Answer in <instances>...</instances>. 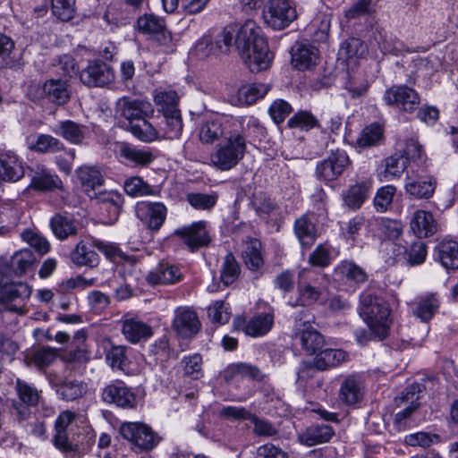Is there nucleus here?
Segmentation results:
<instances>
[{
  "label": "nucleus",
  "instance_id": "nucleus-37",
  "mask_svg": "<svg viewBox=\"0 0 458 458\" xmlns=\"http://www.w3.org/2000/svg\"><path fill=\"white\" fill-rule=\"evenodd\" d=\"M63 185L61 179L47 170L33 171L30 187L38 191H53Z\"/></svg>",
  "mask_w": 458,
  "mask_h": 458
},
{
  "label": "nucleus",
  "instance_id": "nucleus-15",
  "mask_svg": "<svg viewBox=\"0 0 458 458\" xmlns=\"http://www.w3.org/2000/svg\"><path fill=\"white\" fill-rule=\"evenodd\" d=\"M137 217L151 231H158L166 217V208L161 202L141 201L136 206Z\"/></svg>",
  "mask_w": 458,
  "mask_h": 458
},
{
  "label": "nucleus",
  "instance_id": "nucleus-61",
  "mask_svg": "<svg viewBox=\"0 0 458 458\" xmlns=\"http://www.w3.org/2000/svg\"><path fill=\"white\" fill-rule=\"evenodd\" d=\"M56 359L55 349L49 346H43L33 352L31 360L35 366L43 369L51 365Z\"/></svg>",
  "mask_w": 458,
  "mask_h": 458
},
{
  "label": "nucleus",
  "instance_id": "nucleus-57",
  "mask_svg": "<svg viewBox=\"0 0 458 458\" xmlns=\"http://www.w3.org/2000/svg\"><path fill=\"white\" fill-rule=\"evenodd\" d=\"M308 262L312 267H328L332 262L330 247L327 244L318 245L309 256Z\"/></svg>",
  "mask_w": 458,
  "mask_h": 458
},
{
  "label": "nucleus",
  "instance_id": "nucleus-53",
  "mask_svg": "<svg viewBox=\"0 0 458 458\" xmlns=\"http://www.w3.org/2000/svg\"><path fill=\"white\" fill-rule=\"evenodd\" d=\"M121 157L136 165H147L153 160V155L147 150L138 149L131 146L125 145L121 148Z\"/></svg>",
  "mask_w": 458,
  "mask_h": 458
},
{
  "label": "nucleus",
  "instance_id": "nucleus-35",
  "mask_svg": "<svg viewBox=\"0 0 458 458\" xmlns=\"http://www.w3.org/2000/svg\"><path fill=\"white\" fill-rule=\"evenodd\" d=\"M306 272V269H302L299 273V280L297 283L298 299L296 300V304L301 306L312 305L316 303L321 296V292L318 288L303 281V276Z\"/></svg>",
  "mask_w": 458,
  "mask_h": 458
},
{
  "label": "nucleus",
  "instance_id": "nucleus-27",
  "mask_svg": "<svg viewBox=\"0 0 458 458\" xmlns=\"http://www.w3.org/2000/svg\"><path fill=\"white\" fill-rule=\"evenodd\" d=\"M43 91L49 100L56 105L66 104L71 98L68 80L50 79L44 83Z\"/></svg>",
  "mask_w": 458,
  "mask_h": 458
},
{
  "label": "nucleus",
  "instance_id": "nucleus-20",
  "mask_svg": "<svg viewBox=\"0 0 458 458\" xmlns=\"http://www.w3.org/2000/svg\"><path fill=\"white\" fill-rule=\"evenodd\" d=\"M182 279V273L178 266L168 262H161L148 274L146 280L148 284H173Z\"/></svg>",
  "mask_w": 458,
  "mask_h": 458
},
{
  "label": "nucleus",
  "instance_id": "nucleus-49",
  "mask_svg": "<svg viewBox=\"0 0 458 458\" xmlns=\"http://www.w3.org/2000/svg\"><path fill=\"white\" fill-rule=\"evenodd\" d=\"M1 296L6 301H14L16 299L25 300L30 298L31 288L25 283H13L4 285L1 289Z\"/></svg>",
  "mask_w": 458,
  "mask_h": 458
},
{
  "label": "nucleus",
  "instance_id": "nucleus-24",
  "mask_svg": "<svg viewBox=\"0 0 458 458\" xmlns=\"http://www.w3.org/2000/svg\"><path fill=\"white\" fill-rule=\"evenodd\" d=\"M122 332L131 344L145 341L153 335L151 327L137 318H125L123 321Z\"/></svg>",
  "mask_w": 458,
  "mask_h": 458
},
{
  "label": "nucleus",
  "instance_id": "nucleus-10",
  "mask_svg": "<svg viewBox=\"0 0 458 458\" xmlns=\"http://www.w3.org/2000/svg\"><path fill=\"white\" fill-rule=\"evenodd\" d=\"M349 164L347 154L340 149H332L328 157L317 165V177L323 182H328L337 179Z\"/></svg>",
  "mask_w": 458,
  "mask_h": 458
},
{
  "label": "nucleus",
  "instance_id": "nucleus-19",
  "mask_svg": "<svg viewBox=\"0 0 458 458\" xmlns=\"http://www.w3.org/2000/svg\"><path fill=\"white\" fill-rule=\"evenodd\" d=\"M245 145H219L211 155L212 164L220 170H229L242 157Z\"/></svg>",
  "mask_w": 458,
  "mask_h": 458
},
{
  "label": "nucleus",
  "instance_id": "nucleus-48",
  "mask_svg": "<svg viewBox=\"0 0 458 458\" xmlns=\"http://www.w3.org/2000/svg\"><path fill=\"white\" fill-rule=\"evenodd\" d=\"M261 243L258 240H252L247 245L243 259L246 266L252 270H257L263 265V258L260 252Z\"/></svg>",
  "mask_w": 458,
  "mask_h": 458
},
{
  "label": "nucleus",
  "instance_id": "nucleus-14",
  "mask_svg": "<svg viewBox=\"0 0 458 458\" xmlns=\"http://www.w3.org/2000/svg\"><path fill=\"white\" fill-rule=\"evenodd\" d=\"M274 318L275 315L272 311L259 313L248 322L243 318L238 317L233 321V327L236 330H242L247 335L260 337L271 331Z\"/></svg>",
  "mask_w": 458,
  "mask_h": 458
},
{
  "label": "nucleus",
  "instance_id": "nucleus-2",
  "mask_svg": "<svg viewBox=\"0 0 458 458\" xmlns=\"http://www.w3.org/2000/svg\"><path fill=\"white\" fill-rule=\"evenodd\" d=\"M116 113L129 121L131 131L138 140L145 142L160 140L157 129L146 120L151 117L154 113L150 102L123 97L116 102Z\"/></svg>",
  "mask_w": 458,
  "mask_h": 458
},
{
  "label": "nucleus",
  "instance_id": "nucleus-17",
  "mask_svg": "<svg viewBox=\"0 0 458 458\" xmlns=\"http://www.w3.org/2000/svg\"><path fill=\"white\" fill-rule=\"evenodd\" d=\"M441 301L437 293L417 296L409 303L411 314L422 322H428L438 312Z\"/></svg>",
  "mask_w": 458,
  "mask_h": 458
},
{
  "label": "nucleus",
  "instance_id": "nucleus-16",
  "mask_svg": "<svg viewBox=\"0 0 458 458\" xmlns=\"http://www.w3.org/2000/svg\"><path fill=\"white\" fill-rule=\"evenodd\" d=\"M174 330L182 338L194 336L200 328L197 313L188 307H178L173 319Z\"/></svg>",
  "mask_w": 458,
  "mask_h": 458
},
{
  "label": "nucleus",
  "instance_id": "nucleus-33",
  "mask_svg": "<svg viewBox=\"0 0 458 458\" xmlns=\"http://www.w3.org/2000/svg\"><path fill=\"white\" fill-rule=\"evenodd\" d=\"M335 276L339 281L346 283H364L368 275L360 266L351 261H343L335 268Z\"/></svg>",
  "mask_w": 458,
  "mask_h": 458
},
{
  "label": "nucleus",
  "instance_id": "nucleus-63",
  "mask_svg": "<svg viewBox=\"0 0 458 458\" xmlns=\"http://www.w3.org/2000/svg\"><path fill=\"white\" fill-rule=\"evenodd\" d=\"M125 192L131 196L149 195L152 192L151 187L146 183L140 177H131L124 182Z\"/></svg>",
  "mask_w": 458,
  "mask_h": 458
},
{
  "label": "nucleus",
  "instance_id": "nucleus-45",
  "mask_svg": "<svg viewBox=\"0 0 458 458\" xmlns=\"http://www.w3.org/2000/svg\"><path fill=\"white\" fill-rule=\"evenodd\" d=\"M218 199L216 192L209 194L200 192H189L186 194V200L188 203L197 210H210L212 209Z\"/></svg>",
  "mask_w": 458,
  "mask_h": 458
},
{
  "label": "nucleus",
  "instance_id": "nucleus-26",
  "mask_svg": "<svg viewBox=\"0 0 458 458\" xmlns=\"http://www.w3.org/2000/svg\"><path fill=\"white\" fill-rule=\"evenodd\" d=\"M293 232L303 248H310L317 240V227L309 215L298 217L293 224Z\"/></svg>",
  "mask_w": 458,
  "mask_h": 458
},
{
  "label": "nucleus",
  "instance_id": "nucleus-4",
  "mask_svg": "<svg viewBox=\"0 0 458 458\" xmlns=\"http://www.w3.org/2000/svg\"><path fill=\"white\" fill-rule=\"evenodd\" d=\"M98 249L110 259H127L128 256L124 254L119 247L112 242H104L98 239H92L91 243L80 241L73 250L71 252V260L78 267H95L99 262V257L94 250Z\"/></svg>",
  "mask_w": 458,
  "mask_h": 458
},
{
  "label": "nucleus",
  "instance_id": "nucleus-54",
  "mask_svg": "<svg viewBox=\"0 0 458 458\" xmlns=\"http://www.w3.org/2000/svg\"><path fill=\"white\" fill-rule=\"evenodd\" d=\"M236 25H227L223 30L216 36V48L218 53L227 54L230 52L233 45V40H235Z\"/></svg>",
  "mask_w": 458,
  "mask_h": 458
},
{
  "label": "nucleus",
  "instance_id": "nucleus-5",
  "mask_svg": "<svg viewBox=\"0 0 458 458\" xmlns=\"http://www.w3.org/2000/svg\"><path fill=\"white\" fill-rule=\"evenodd\" d=\"M265 24L275 30H282L293 22L298 15L296 8L289 0H269L262 11Z\"/></svg>",
  "mask_w": 458,
  "mask_h": 458
},
{
  "label": "nucleus",
  "instance_id": "nucleus-28",
  "mask_svg": "<svg viewBox=\"0 0 458 458\" xmlns=\"http://www.w3.org/2000/svg\"><path fill=\"white\" fill-rule=\"evenodd\" d=\"M78 176L84 192L89 197L96 196V190L101 188L104 182L100 169L97 166H81Z\"/></svg>",
  "mask_w": 458,
  "mask_h": 458
},
{
  "label": "nucleus",
  "instance_id": "nucleus-58",
  "mask_svg": "<svg viewBox=\"0 0 458 458\" xmlns=\"http://www.w3.org/2000/svg\"><path fill=\"white\" fill-rule=\"evenodd\" d=\"M21 238L41 255L47 253L50 250V243L39 233L26 230L21 233Z\"/></svg>",
  "mask_w": 458,
  "mask_h": 458
},
{
  "label": "nucleus",
  "instance_id": "nucleus-42",
  "mask_svg": "<svg viewBox=\"0 0 458 458\" xmlns=\"http://www.w3.org/2000/svg\"><path fill=\"white\" fill-rule=\"evenodd\" d=\"M368 52L367 45L360 39L351 38L344 41L339 50L338 55L346 60L352 58H361Z\"/></svg>",
  "mask_w": 458,
  "mask_h": 458
},
{
  "label": "nucleus",
  "instance_id": "nucleus-30",
  "mask_svg": "<svg viewBox=\"0 0 458 458\" xmlns=\"http://www.w3.org/2000/svg\"><path fill=\"white\" fill-rule=\"evenodd\" d=\"M436 181L431 177H411L407 176L405 191L411 196L417 199H428L435 191Z\"/></svg>",
  "mask_w": 458,
  "mask_h": 458
},
{
  "label": "nucleus",
  "instance_id": "nucleus-39",
  "mask_svg": "<svg viewBox=\"0 0 458 458\" xmlns=\"http://www.w3.org/2000/svg\"><path fill=\"white\" fill-rule=\"evenodd\" d=\"M234 377L260 379L262 377L260 370L249 363H233L229 365L225 370V378L226 381Z\"/></svg>",
  "mask_w": 458,
  "mask_h": 458
},
{
  "label": "nucleus",
  "instance_id": "nucleus-44",
  "mask_svg": "<svg viewBox=\"0 0 458 458\" xmlns=\"http://www.w3.org/2000/svg\"><path fill=\"white\" fill-rule=\"evenodd\" d=\"M88 390L87 384L80 380H69L62 383L58 389V394L66 401H73L81 397Z\"/></svg>",
  "mask_w": 458,
  "mask_h": 458
},
{
  "label": "nucleus",
  "instance_id": "nucleus-43",
  "mask_svg": "<svg viewBox=\"0 0 458 458\" xmlns=\"http://www.w3.org/2000/svg\"><path fill=\"white\" fill-rule=\"evenodd\" d=\"M330 26L331 14L318 13L310 24V29L313 30V39L317 42H325L328 38Z\"/></svg>",
  "mask_w": 458,
  "mask_h": 458
},
{
  "label": "nucleus",
  "instance_id": "nucleus-38",
  "mask_svg": "<svg viewBox=\"0 0 458 458\" xmlns=\"http://www.w3.org/2000/svg\"><path fill=\"white\" fill-rule=\"evenodd\" d=\"M347 353L340 349H326L321 351L315 358V367L320 370L330 367H336L344 361Z\"/></svg>",
  "mask_w": 458,
  "mask_h": 458
},
{
  "label": "nucleus",
  "instance_id": "nucleus-34",
  "mask_svg": "<svg viewBox=\"0 0 458 458\" xmlns=\"http://www.w3.org/2000/svg\"><path fill=\"white\" fill-rule=\"evenodd\" d=\"M439 262L447 269H458V242L453 240H443L436 247Z\"/></svg>",
  "mask_w": 458,
  "mask_h": 458
},
{
  "label": "nucleus",
  "instance_id": "nucleus-8",
  "mask_svg": "<svg viewBox=\"0 0 458 458\" xmlns=\"http://www.w3.org/2000/svg\"><path fill=\"white\" fill-rule=\"evenodd\" d=\"M313 317L303 319L296 318L294 326V339L299 341L302 349L308 354H314L324 345V336L312 326Z\"/></svg>",
  "mask_w": 458,
  "mask_h": 458
},
{
  "label": "nucleus",
  "instance_id": "nucleus-46",
  "mask_svg": "<svg viewBox=\"0 0 458 458\" xmlns=\"http://www.w3.org/2000/svg\"><path fill=\"white\" fill-rule=\"evenodd\" d=\"M396 188L394 185H385L377 189L373 199L374 208L377 212L387 211L394 201Z\"/></svg>",
  "mask_w": 458,
  "mask_h": 458
},
{
  "label": "nucleus",
  "instance_id": "nucleus-23",
  "mask_svg": "<svg viewBox=\"0 0 458 458\" xmlns=\"http://www.w3.org/2000/svg\"><path fill=\"white\" fill-rule=\"evenodd\" d=\"M269 85L264 83H251L242 86L232 103L236 106H250L262 98L269 91Z\"/></svg>",
  "mask_w": 458,
  "mask_h": 458
},
{
  "label": "nucleus",
  "instance_id": "nucleus-50",
  "mask_svg": "<svg viewBox=\"0 0 458 458\" xmlns=\"http://www.w3.org/2000/svg\"><path fill=\"white\" fill-rule=\"evenodd\" d=\"M52 13L63 21L72 20L76 13L75 0H52Z\"/></svg>",
  "mask_w": 458,
  "mask_h": 458
},
{
  "label": "nucleus",
  "instance_id": "nucleus-62",
  "mask_svg": "<svg viewBox=\"0 0 458 458\" xmlns=\"http://www.w3.org/2000/svg\"><path fill=\"white\" fill-rule=\"evenodd\" d=\"M224 131L217 122H208L201 126L199 132V140L202 143H212L220 140Z\"/></svg>",
  "mask_w": 458,
  "mask_h": 458
},
{
  "label": "nucleus",
  "instance_id": "nucleus-1",
  "mask_svg": "<svg viewBox=\"0 0 458 458\" xmlns=\"http://www.w3.org/2000/svg\"><path fill=\"white\" fill-rule=\"evenodd\" d=\"M234 47L251 72L266 70L272 62L273 54L262 30L253 20L236 25Z\"/></svg>",
  "mask_w": 458,
  "mask_h": 458
},
{
  "label": "nucleus",
  "instance_id": "nucleus-13",
  "mask_svg": "<svg viewBox=\"0 0 458 458\" xmlns=\"http://www.w3.org/2000/svg\"><path fill=\"white\" fill-rule=\"evenodd\" d=\"M80 80L89 87H104L114 81V74L106 63L93 60L80 72Z\"/></svg>",
  "mask_w": 458,
  "mask_h": 458
},
{
  "label": "nucleus",
  "instance_id": "nucleus-12",
  "mask_svg": "<svg viewBox=\"0 0 458 458\" xmlns=\"http://www.w3.org/2000/svg\"><path fill=\"white\" fill-rule=\"evenodd\" d=\"M385 102L388 106H394L400 110L411 113L420 105L418 93L407 86H393L386 90Z\"/></svg>",
  "mask_w": 458,
  "mask_h": 458
},
{
  "label": "nucleus",
  "instance_id": "nucleus-11",
  "mask_svg": "<svg viewBox=\"0 0 458 458\" xmlns=\"http://www.w3.org/2000/svg\"><path fill=\"white\" fill-rule=\"evenodd\" d=\"M101 399L106 403L114 404L123 409H133L137 405L135 394L121 380H115L106 386L102 390Z\"/></svg>",
  "mask_w": 458,
  "mask_h": 458
},
{
  "label": "nucleus",
  "instance_id": "nucleus-60",
  "mask_svg": "<svg viewBox=\"0 0 458 458\" xmlns=\"http://www.w3.org/2000/svg\"><path fill=\"white\" fill-rule=\"evenodd\" d=\"M166 120V127L167 129L165 131L164 137L160 138L161 140H174L178 139L181 131L182 130V122L181 117V113L177 112L174 114H169L165 115Z\"/></svg>",
  "mask_w": 458,
  "mask_h": 458
},
{
  "label": "nucleus",
  "instance_id": "nucleus-7",
  "mask_svg": "<svg viewBox=\"0 0 458 458\" xmlns=\"http://www.w3.org/2000/svg\"><path fill=\"white\" fill-rule=\"evenodd\" d=\"M15 391L18 395V401H13V415L20 423L27 421L31 415V408L38 404L40 400V392L33 386L21 380L16 379Z\"/></svg>",
  "mask_w": 458,
  "mask_h": 458
},
{
  "label": "nucleus",
  "instance_id": "nucleus-31",
  "mask_svg": "<svg viewBox=\"0 0 458 458\" xmlns=\"http://www.w3.org/2000/svg\"><path fill=\"white\" fill-rule=\"evenodd\" d=\"M407 168V161H403L400 152L386 157L384 160L382 170L377 173L380 182H388L400 178Z\"/></svg>",
  "mask_w": 458,
  "mask_h": 458
},
{
  "label": "nucleus",
  "instance_id": "nucleus-21",
  "mask_svg": "<svg viewBox=\"0 0 458 458\" xmlns=\"http://www.w3.org/2000/svg\"><path fill=\"white\" fill-rule=\"evenodd\" d=\"M318 49L307 43L297 42L292 48V63L298 70H307L317 64Z\"/></svg>",
  "mask_w": 458,
  "mask_h": 458
},
{
  "label": "nucleus",
  "instance_id": "nucleus-25",
  "mask_svg": "<svg viewBox=\"0 0 458 458\" xmlns=\"http://www.w3.org/2000/svg\"><path fill=\"white\" fill-rule=\"evenodd\" d=\"M334 434V429L328 425H312L299 434L298 440L304 445L313 446L328 442Z\"/></svg>",
  "mask_w": 458,
  "mask_h": 458
},
{
  "label": "nucleus",
  "instance_id": "nucleus-56",
  "mask_svg": "<svg viewBox=\"0 0 458 458\" xmlns=\"http://www.w3.org/2000/svg\"><path fill=\"white\" fill-rule=\"evenodd\" d=\"M95 192L96 196L89 198L92 199H96L102 203L109 204L111 211L114 215L117 216L123 203L122 195L117 191H103L101 188L96 190Z\"/></svg>",
  "mask_w": 458,
  "mask_h": 458
},
{
  "label": "nucleus",
  "instance_id": "nucleus-3",
  "mask_svg": "<svg viewBox=\"0 0 458 458\" xmlns=\"http://www.w3.org/2000/svg\"><path fill=\"white\" fill-rule=\"evenodd\" d=\"M359 312L376 337L381 340L388 335L392 323L391 311L383 299L363 293L360 296Z\"/></svg>",
  "mask_w": 458,
  "mask_h": 458
},
{
  "label": "nucleus",
  "instance_id": "nucleus-51",
  "mask_svg": "<svg viewBox=\"0 0 458 458\" xmlns=\"http://www.w3.org/2000/svg\"><path fill=\"white\" fill-rule=\"evenodd\" d=\"M183 364L184 374L191 379H199L203 377L202 356L199 353H193L183 357L182 360Z\"/></svg>",
  "mask_w": 458,
  "mask_h": 458
},
{
  "label": "nucleus",
  "instance_id": "nucleus-18",
  "mask_svg": "<svg viewBox=\"0 0 458 458\" xmlns=\"http://www.w3.org/2000/svg\"><path fill=\"white\" fill-rule=\"evenodd\" d=\"M180 236L191 251L208 245L210 237L206 230V222L199 221L189 226L179 228L174 233Z\"/></svg>",
  "mask_w": 458,
  "mask_h": 458
},
{
  "label": "nucleus",
  "instance_id": "nucleus-64",
  "mask_svg": "<svg viewBox=\"0 0 458 458\" xmlns=\"http://www.w3.org/2000/svg\"><path fill=\"white\" fill-rule=\"evenodd\" d=\"M292 111L293 108L291 105L284 99L275 100L268 109V113L271 118L277 124L284 122L286 116H288Z\"/></svg>",
  "mask_w": 458,
  "mask_h": 458
},
{
  "label": "nucleus",
  "instance_id": "nucleus-52",
  "mask_svg": "<svg viewBox=\"0 0 458 458\" xmlns=\"http://www.w3.org/2000/svg\"><path fill=\"white\" fill-rule=\"evenodd\" d=\"M155 103L160 106L164 115L180 112L177 108L178 96L174 91L159 92L155 96Z\"/></svg>",
  "mask_w": 458,
  "mask_h": 458
},
{
  "label": "nucleus",
  "instance_id": "nucleus-6",
  "mask_svg": "<svg viewBox=\"0 0 458 458\" xmlns=\"http://www.w3.org/2000/svg\"><path fill=\"white\" fill-rule=\"evenodd\" d=\"M119 431L124 439L140 451L152 450L160 441L153 429L141 422H123Z\"/></svg>",
  "mask_w": 458,
  "mask_h": 458
},
{
  "label": "nucleus",
  "instance_id": "nucleus-22",
  "mask_svg": "<svg viewBox=\"0 0 458 458\" xmlns=\"http://www.w3.org/2000/svg\"><path fill=\"white\" fill-rule=\"evenodd\" d=\"M411 229L420 237H428L437 231V224L430 212L416 210L411 219Z\"/></svg>",
  "mask_w": 458,
  "mask_h": 458
},
{
  "label": "nucleus",
  "instance_id": "nucleus-47",
  "mask_svg": "<svg viewBox=\"0 0 458 458\" xmlns=\"http://www.w3.org/2000/svg\"><path fill=\"white\" fill-rule=\"evenodd\" d=\"M126 348L122 345H114L106 353L107 364L116 370L124 371L128 369V359L126 356Z\"/></svg>",
  "mask_w": 458,
  "mask_h": 458
},
{
  "label": "nucleus",
  "instance_id": "nucleus-40",
  "mask_svg": "<svg viewBox=\"0 0 458 458\" xmlns=\"http://www.w3.org/2000/svg\"><path fill=\"white\" fill-rule=\"evenodd\" d=\"M369 183L362 182L352 185L344 194V204L352 209L360 208L368 197Z\"/></svg>",
  "mask_w": 458,
  "mask_h": 458
},
{
  "label": "nucleus",
  "instance_id": "nucleus-59",
  "mask_svg": "<svg viewBox=\"0 0 458 458\" xmlns=\"http://www.w3.org/2000/svg\"><path fill=\"white\" fill-rule=\"evenodd\" d=\"M35 262V256L30 250L24 249L14 253L11 265L16 272L27 271Z\"/></svg>",
  "mask_w": 458,
  "mask_h": 458
},
{
  "label": "nucleus",
  "instance_id": "nucleus-32",
  "mask_svg": "<svg viewBox=\"0 0 458 458\" xmlns=\"http://www.w3.org/2000/svg\"><path fill=\"white\" fill-rule=\"evenodd\" d=\"M363 394L362 383L355 376L346 377L339 390L340 400L347 405H352L360 402Z\"/></svg>",
  "mask_w": 458,
  "mask_h": 458
},
{
  "label": "nucleus",
  "instance_id": "nucleus-55",
  "mask_svg": "<svg viewBox=\"0 0 458 458\" xmlns=\"http://www.w3.org/2000/svg\"><path fill=\"white\" fill-rule=\"evenodd\" d=\"M240 274V267L233 255L228 253L222 266L221 280L225 285L233 284Z\"/></svg>",
  "mask_w": 458,
  "mask_h": 458
},
{
  "label": "nucleus",
  "instance_id": "nucleus-41",
  "mask_svg": "<svg viewBox=\"0 0 458 458\" xmlns=\"http://www.w3.org/2000/svg\"><path fill=\"white\" fill-rule=\"evenodd\" d=\"M287 126L290 129L309 131L311 129L318 128L320 123L310 111H299L288 120Z\"/></svg>",
  "mask_w": 458,
  "mask_h": 458
},
{
  "label": "nucleus",
  "instance_id": "nucleus-36",
  "mask_svg": "<svg viewBox=\"0 0 458 458\" xmlns=\"http://www.w3.org/2000/svg\"><path fill=\"white\" fill-rule=\"evenodd\" d=\"M50 227L55 236L60 240L77 233L75 221L66 215L55 214L50 220Z\"/></svg>",
  "mask_w": 458,
  "mask_h": 458
},
{
  "label": "nucleus",
  "instance_id": "nucleus-29",
  "mask_svg": "<svg viewBox=\"0 0 458 458\" xmlns=\"http://www.w3.org/2000/svg\"><path fill=\"white\" fill-rule=\"evenodd\" d=\"M54 132L67 141L80 143L86 139L89 129L83 124L66 120L59 122L55 125Z\"/></svg>",
  "mask_w": 458,
  "mask_h": 458
},
{
  "label": "nucleus",
  "instance_id": "nucleus-9",
  "mask_svg": "<svg viewBox=\"0 0 458 458\" xmlns=\"http://www.w3.org/2000/svg\"><path fill=\"white\" fill-rule=\"evenodd\" d=\"M137 30L157 40L160 45L168 46L172 41V35L166 29L163 18L153 13H145L140 16L136 21Z\"/></svg>",
  "mask_w": 458,
  "mask_h": 458
}]
</instances>
